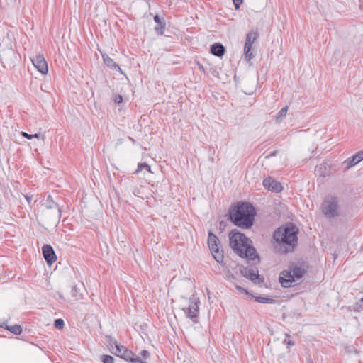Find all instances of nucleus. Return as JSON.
Here are the masks:
<instances>
[{"label":"nucleus","instance_id":"obj_28","mask_svg":"<svg viewBox=\"0 0 363 363\" xmlns=\"http://www.w3.org/2000/svg\"><path fill=\"white\" fill-rule=\"evenodd\" d=\"M21 135L23 136L24 138L28 139V140H31L33 138H40V134L39 133H35V134H28L26 132H21Z\"/></svg>","mask_w":363,"mask_h":363},{"label":"nucleus","instance_id":"obj_34","mask_svg":"<svg viewBox=\"0 0 363 363\" xmlns=\"http://www.w3.org/2000/svg\"><path fill=\"white\" fill-rule=\"evenodd\" d=\"M235 9H238L242 2V0H233Z\"/></svg>","mask_w":363,"mask_h":363},{"label":"nucleus","instance_id":"obj_16","mask_svg":"<svg viewBox=\"0 0 363 363\" xmlns=\"http://www.w3.org/2000/svg\"><path fill=\"white\" fill-rule=\"evenodd\" d=\"M363 160V150L359 151L354 155L347 158L342 162V165H345V170L347 171L352 167L360 162Z\"/></svg>","mask_w":363,"mask_h":363},{"label":"nucleus","instance_id":"obj_29","mask_svg":"<svg viewBox=\"0 0 363 363\" xmlns=\"http://www.w3.org/2000/svg\"><path fill=\"white\" fill-rule=\"evenodd\" d=\"M55 328H58V329H62L64 325H65V323H64V321L62 319H57L55 320Z\"/></svg>","mask_w":363,"mask_h":363},{"label":"nucleus","instance_id":"obj_6","mask_svg":"<svg viewBox=\"0 0 363 363\" xmlns=\"http://www.w3.org/2000/svg\"><path fill=\"white\" fill-rule=\"evenodd\" d=\"M230 245L233 251L238 254L244 247H246L248 238L236 230H233L229 234Z\"/></svg>","mask_w":363,"mask_h":363},{"label":"nucleus","instance_id":"obj_33","mask_svg":"<svg viewBox=\"0 0 363 363\" xmlns=\"http://www.w3.org/2000/svg\"><path fill=\"white\" fill-rule=\"evenodd\" d=\"M283 343L287 345L288 347L290 346H293L295 344L293 340H286V338L284 339V340L283 341Z\"/></svg>","mask_w":363,"mask_h":363},{"label":"nucleus","instance_id":"obj_40","mask_svg":"<svg viewBox=\"0 0 363 363\" xmlns=\"http://www.w3.org/2000/svg\"><path fill=\"white\" fill-rule=\"evenodd\" d=\"M276 155V152H273L272 153H271L269 156H267V157H271V156H274Z\"/></svg>","mask_w":363,"mask_h":363},{"label":"nucleus","instance_id":"obj_30","mask_svg":"<svg viewBox=\"0 0 363 363\" xmlns=\"http://www.w3.org/2000/svg\"><path fill=\"white\" fill-rule=\"evenodd\" d=\"M133 194H134V196H135L140 197V198H143V199L142 189H139V188L135 187V188L133 190Z\"/></svg>","mask_w":363,"mask_h":363},{"label":"nucleus","instance_id":"obj_18","mask_svg":"<svg viewBox=\"0 0 363 363\" xmlns=\"http://www.w3.org/2000/svg\"><path fill=\"white\" fill-rule=\"evenodd\" d=\"M104 64L112 70H117L123 74L119 65L114 62L107 54H101Z\"/></svg>","mask_w":363,"mask_h":363},{"label":"nucleus","instance_id":"obj_21","mask_svg":"<svg viewBox=\"0 0 363 363\" xmlns=\"http://www.w3.org/2000/svg\"><path fill=\"white\" fill-rule=\"evenodd\" d=\"M45 208L48 210H60L58 204L55 202L50 195H49L45 200V203L43 204Z\"/></svg>","mask_w":363,"mask_h":363},{"label":"nucleus","instance_id":"obj_24","mask_svg":"<svg viewBox=\"0 0 363 363\" xmlns=\"http://www.w3.org/2000/svg\"><path fill=\"white\" fill-rule=\"evenodd\" d=\"M255 301L261 303H273L275 302L273 298L263 296H257Z\"/></svg>","mask_w":363,"mask_h":363},{"label":"nucleus","instance_id":"obj_27","mask_svg":"<svg viewBox=\"0 0 363 363\" xmlns=\"http://www.w3.org/2000/svg\"><path fill=\"white\" fill-rule=\"evenodd\" d=\"M101 360L103 363H114V358L111 355H102Z\"/></svg>","mask_w":363,"mask_h":363},{"label":"nucleus","instance_id":"obj_7","mask_svg":"<svg viewBox=\"0 0 363 363\" xmlns=\"http://www.w3.org/2000/svg\"><path fill=\"white\" fill-rule=\"evenodd\" d=\"M219 240L218 238L212 232L208 233V245L211 252V254L216 262L222 263L223 262V252L219 250L218 247Z\"/></svg>","mask_w":363,"mask_h":363},{"label":"nucleus","instance_id":"obj_23","mask_svg":"<svg viewBox=\"0 0 363 363\" xmlns=\"http://www.w3.org/2000/svg\"><path fill=\"white\" fill-rule=\"evenodd\" d=\"M71 296L74 301H79L82 298V294L80 289L77 286H73L71 289Z\"/></svg>","mask_w":363,"mask_h":363},{"label":"nucleus","instance_id":"obj_25","mask_svg":"<svg viewBox=\"0 0 363 363\" xmlns=\"http://www.w3.org/2000/svg\"><path fill=\"white\" fill-rule=\"evenodd\" d=\"M147 169L148 172H151L150 170V166H149L146 163H139L138 164V167H137V169L135 171V174H138L140 172H141L143 169Z\"/></svg>","mask_w":363,"mask_h":363},{"label":"nucleus","instance_id":"obj_31","mask_svg":"<svg viewBox=\"0 0 363 363\" xmlns=\"http://www.w3.org/2000/svg\"><path fill=\"white\" fill-rule=\"evenodd\" d=\"M113 101H114L115 104H119L123 102V97L121 95H119V94L116 95L114 96Z\"/></svg>","mask_w":363,"mask_h":363},{"label":"nucleus","instance_id":"obj_32","mask_svg":"<svg viewBox=\"0 0 363 363\" xmlns=\"http://www.w3.org/2000/svg\"><path fill=\"white\" fill-rule=\"evenodd\" d=\"M140 355L144 359H147L150 357V352L147 350H143L140 352Z\"/></svg>","mask_w":363,"mask_h":363},{"label":"nucleus","instance_id":"obj_11","mask_svg":"<svg viewBox=\"0 0 363 363\" xmlns=\"http://www.w3.org/2000/svg\"><path fill=\"white\" fill-rule=\"evenodd\" d=\"M262 184L265 189L272 192L279 193L283 189L281 183L270 177L265 178Z\"/></svg>","mask_w":363,"mask_h":363},{"label":"nucleus","instance_id":"obj_13","mask_svg":"<svg viewBox=\"0 0 363 363\" xmlns=\"http://www.w3.org/2000/svg\"><path fill=\"white\" fill-rule=\"evenodd\" d=\"M35 67L43 74H46L48 71V64L42 55H38L31 60Z\"/></svg>","mask_w":363,"mask_h":363},{"label":"nucleus","instance_id":"obj_15","mask_svg":"<svg viewBox=\"0 0 363 363\" xmlns=\"http://www.w3.org/2000/svg\"><path fill=\"white\" fill-rule=\"evenodd\" d=\"M238 255L241 257H246L251 260H254L255 258L258 257L255 248L250 246L248 243H247L246 247L238 250Z\"/></svg>","mask_w":363,"mask_h":363},{"label":"nucleus","instance_id":"obj_19","mask_svg":"<svg viewBox=\"0 0 363 363\" xmlns=\"http://www.w3.org/2000/svg\"><path fill=\"white\" fill-rule=\"evenodd\" d=\"M225 47L219 43H213L211 47V52L217 57H223L225 54Z\"/></svg>","mask_w":363,"mask_h":363},{"label":"nucleus","instance_id":"obj_4","mask_svg":"<svg viewBox=\"0 0 363 363\" xmlns=\"http://www.w3.org/2000/svg\"><path fill=\"white\" fill-rule=\"evenodd\" d=\"M111 352L118 357L131 363H145L140 357L125 347L120 345L116 341H111L109 343Z\"/></svg>","mask_w":363,"mask_h":363},{"label":"nucleus","instance_id":"obj_1","mask_svg":"<svg viewBox=\"0 0 363 363\" xmlns=\"http://www.w3.org/2000/svg\"><path fill=\"white\" fill-rule=\"evenodd\" d=\"M298 229L292 223L277 228L273 234L276 248L283 254L292 252L297 243Z\"/></svg>","mask_w":363,"mask_h":363},{"label":"nucleus","instance_id":"obj_26","mask_svg":"<svg viewBox=\"0 0 363 363\" xmlns=\"http://www.w3.org/2000/svg\"><path fill=\"white\" fill-rule=\"evenodd\" d=\"M363 310V298L359 300L354 306V311L360 312Z\"/></svg>","mask_w":363,"mask_h":363},{"label":"nucleus","instance_id":"obj_14","mask_svg":"<svg viewBox=\"0 0 363 363\" xmlns=\"http://www.w3.org/2000/svg\"><path fill=\"white\" fill-rule=\"evenodd\" d=\"M42 252L48 265H51L57 259V256L52 246L44 245L42 247Z\"/></svg>","mask_w":363,"mask_h":363},{"label":"nucleus","instance_id":"obj_5","mask_svg":"<svg viewBox=\"0 0 363 363\" xmlns=\"http://www.w3.org/2000/svg\"><path fill=\"white\" fill-rule=\"evenodd\" d=\"M322 211L324 215L332 218L339 216L338 201L336 197L328 196L322 204Z\"/></svg>","mask_w":363,"mask_h":363},{"label":"nucleus","instance_id":"obj_12","mask_svg":"<svg viewBox=\"0 0 363 363\" xmlns=\"http://www.w3.org/2000/svg\"><path fill=\"white\" fill-rule=\"evenodd\" d=\"M199 301L194 298H190V303L187 309H184L186 316L192 320L197 318L199 309Z\"/></svg>","mask_w":363,"mask_h":363},{"label":"nucleus","instance_id":"obj_8","mask_svg":"<svg viewBox=\"0 0 363 363\" xmlns=\"http://www.w3.org/2000/svg\"><path fill=\"white\" fill-rule=\"evenodd\" d=\"M41 219L46 223L57 224L61 218V210H48L44 208L41 211Z\"/></svg>","mask_w":363,"mask_h":363},{"label":"nucleus","instance_id":"obj_3","mask_svg":"<svg viewBox=\"0 0 363 363\" xmlns=\"http://www.w3.org/2000/svg\"><path fill=\"white\" fill-rule=\"evenodd\" d=\"M305 272L306 271L300 267L290 266L280 273L279 282L283 287H290L293 283L302 278Z\"/></svg>","mask_w":363,"mask_h":363},{"label":"nucleus","instance_id":"obj_22","mask_svg":"<svg viewBox=\"0 0 363 363\" xmlns=\"http://www.w3.org/2000/svg\"><path fill=\"white\" fill-rule=\"evenodd\" d=\"M4 328L15 335H20L22 332V328L18 324L9 326L7 325V323L6 322V325H4Z\"/></svg>","mask_w":363,"mask_h":363},{"label":"nucleus","instance_id":"obj_42","mask_svg":"<svg viewBox=\"0 0 363 363\" xmlns=\"http://www.w3.org/2000/svg\"><path fill=\"white\" fill-rule=\"evenodd\" d=\"M145 363H146V362H145Z\"/></svg>","mask_w":363,"mask_h":363},{"label":"nucleus","instance_id":"obj_17","mask_svg":"<svg viewBox=\"0 0 363 363\" xmlns=\"http://www.w3.org/2000/svg\"><path fill=\"white\" fill-rule=\"evenodd\" d=\"M315 174L319 178L328 177L330 174V167L326 163L320 164V165L316 166L315 169Z\"/></svg>","mask_w":363,"mask_h":363},{"label":"nucleus","instance_id":"obj_35","mask_svg":"<svg viewBox=\"0 0 363 363\" xmlns=\"http://www.w3.org/2000/svg\"><path fill=\"white\" fill-rule=\"evenodd\" d=\"M24 197L26 198V199L28 201V203L29 204H30L31 201L33 200V195H28V194H26V195H24Z\"/></svg>","mask_w":363,"mask_h":363},{"label":"nucleus","instance_id":"obj_20","mask_svg":"<svg viewBox=\"0 0 363 363\" xmlns=\"http://www.w3.org/2000/svg\"><path fill=\"white\" fill-rule=\"evenodd\" d=\"M154 20L157 23L155 30L157 34L162 35L165 28V24L158 15L154 16Z\"/></svg>","mask_w":363,"mask_h":363},{"label":"nucleus","instance_id":"obj_9","mask_svg":"<svg viewBox=\"0 0 363 363\" xmlns=\"http://www.w3.org/2000/svg\"><path fill=\"white\" fill-rule=\"evenodd\" d=\"M257 38V33L254 31L249 32L246 35L245 43L244 46V51L245 55V60L250 61L254 57L253 53L251 52L252 45Z\"/></svg>","mask_w":363,"mask_h":363},{"label":"nucleus","instance_id":"obj_41","mask_svg":"<svg viewBox=\"0 0 363 363\" xmlns=\"http://www.w3.org/2000/svg\"><path fill=\"white\" fill-rule=\"evenodd\" d=\"M128 138L131 140V142H132L133 144H135V140H134L133 138H130V137H129Z\"/></svg>","mask_w":363,"mask_h":363},{"label":"nucleus","instance_id":"obj_10","mask_svg":"<svg viewBox=\"0 0 363 363\" xmlns=\"http://www.w3.org/2000/svg\"><path fill=\"white\" fill-rule=\"evenodd\" d=\"M241 274L255 283H262L264 281V277L258 274L257 268L245 267L241 269Z\"/></svg>","mask_w":363,"mask_h":363},{"label":"nucleus","instance_id":"obj_36","mask_svg":"<svg viewBox=\"0 0 363 363\" xmlns=\"http://www.w3.org/2000/svg\"><path fill=\"white\" fill-rule=\"evenodd\" d=\"M288 106H285L279 111L278 113H286L288 111Z\"/></svg>","mask_w":363,"mask_h":363},{"label":"nucleus","instance_id":"obj_37","mask_svg":"<svg viewBox=\"0 0 363 363\" xmlns=\"http://www.w3.org/2000/svg\"><path fill=\"white\" fill-rule=\"evenodd\" d=\"M285 116H286V115L280 114L276 117V120H277V121H281L284 118Z\"/></svg>","mask_w":363,"mask_h":363},{"label":"nucleus","instance_id":"obj_38","mask_svg":"<svg viewBox=\"0 0 363 363\" xmlns=\"http://www.w3.org/2000/svg\"><path fill=\"white\" fill-rule=\"evenodd\" d=\"M236 288L240 291V292H244L245 294H247V291L245 289H243L242 287H240V286H237Z\"/></svg>","mask_w":363,"mask_h":363},{"label":"nucleus","instance_id":"obj_2","mask_svg":"<svg viewBox=\"0 0 363 363\" xmlns=\"http://www.w3.org/2000/svg\"><path fill=\"white\" fill-rule=\"evenodd\" d=\"M256 211L254 206L247 202L238 203L230 211L231 222L242 228H250L253 225Z\"/></svg>","mask_w":363,"mask_h":363},{"label":"nucleus","instance_id":"obj_39","mask_svg":"<svg viewBox=\"0 0 363 363\" xmlns=\"http://www.w3.org/2000/svg\"><path fill=\"white\" fill-rule=\"evenodd\" d=\"M4 325H6V322H2V323L0 322V327L4 328Z\"/></svg>","mask_w":363,"mask_h":363}]
</instances>
